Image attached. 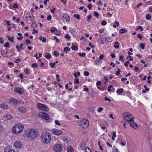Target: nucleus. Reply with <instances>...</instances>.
Returning a JSON list of instances; mask_svg holds the SVG:
<instances>
[{"label": "nucleus", "mask_w": 152, "mask_h": 152, "mask_svg": "<svg viewBox=\"0 0 152 152\" xmlns=\"http://www.w3.org/2000/svg\"><path fill=\"white\" fill-rule=\"evenodd\" d=\"M126 58L128 59H129L130 61H132L133 60V58L131 56L129 55L128 56L126 57Z\"/></svg>", "instance_id": "nucleus-42"}, {"label": "nucleus", "mask_w": 152, "mask_h": 152, "mask_svg": "<svg viewBox=\"0 0 152 152\" xmlns=\"http://www.w3.org/2000/svg\"><path fill=\"white\" fill-rule=\"evenodd\" d=\"M129 123L130 126L134 129H137L139 128V126L136 123L134 122V119L132 121H131Z\"/></svg>", "instance_id": "nucleus-9"}, {"label": "nucleus", "mask_w": 152, "mask_h": 152, "mask_svg": "<svg viewBox=\"0 0 152 152\" xmlns=\"http://www.w3.org/2000/svg\"><path fill=\"white\" fill-rule=\"evenodd\" d=\"M14 145L15 146L18 148H20L22 147V143L19 141H16L14 143Z\"/></svg>", "instance_id": "nucleus-10"}, {"label": "nucleus", "mask_w": 152, "mask_h": 152, "mask_svg": "<svg viewBox=\"0 0 152 152\" xmlns=\"http://www.w3.org/2000/svg\"><path fill=\"white\" fill-rule=\"evenodd\" d=\"M140 46L141 48L142 49L144 50L145 49V45L143 43H142L140 44Z\"/></svg>", "instance_id": "nucleus-48"}, {"label": "nucleus", "mask_w": 152, "mask_h": 152, "mask_svg": "<svg viewBox=\"0 0 152 152\" xmlns=\"http://www.w3.org/2000/svg\"><path fill=\"white\" fill-rule=\"evenodd\" d=\"M62 19H66L67 21H69L70 20V17L66 14H64L61 17Z\"/></svg>", "instance_id": "nucleus-12"}, {"label": "nucleus", "mask_w": 152, "mask_h": 152, "mask_svg": "<svg viewBox=\"0 0 152 152\" xmlns=\"http://www.w3.org/2000/svg\"><path fill=\"white\" fill-rule=\"evenodd\" d=\"M65 38L67 39H69L71 38V37L68 34H67L65 36Z\"/></svg>", "instance_id": "nucleus-46"}, {"label": "nucleus", "mask_w": 152, "mask_h": 152, "mask_svg": "<svg viewBox=\"0 0 152 152\" xmlns=\"http://www.w3.org/2000/svg\"><path fill=\"white\" fill-rule=\"evenodd\" d=\"M103 109V108L102 107H100L99 108L98 110V111L99 112H100L102 111Z\"/></svg>", "instance_id": "nucleus-62"}, {"label": "nucleus", "mask_w": 152, "mask_h": 152, "mask_svg": "<svg viewBox=\"0 0 152 152\" xmlns=\"http://www.w3.org/2000/svg\"><path fill=\"white\" fill-rule=\"evenodd\" d=\"M94 15L95 16H96L97 17V18H98V16L99 15V13H98V12H97L96 11H94Z\"/></svg>", "instance_id": "nucleus-44"}, {"label": "nucleus", "mask_w": 152, "mask_h": 152, "mask_svg": "<svg viewBox=\"0 0 152 152\" xmlns=\"http://www.w3.org/2000/svg\"><path fill=\"white\" fill-rule=\"evenodd\" d=\"M24 72H25V73L27 75H28L29 74V71L28 69H25L24 70Z\"/></svg>", "instance_id": "nucleus-56"}, {"label": "nucleus", "mask_w": 152, "mask_h": 152, "mask_svg": "<svg viewBox=\"0 0 152 152\" xmlns=\"http://www.w3.org/2000/svg\"><path fill=\"white\" fill-rule=\"evenodd\" d=\"M26 43L27 45L31 43V41L29 39H27L26 41Z\"/></svg>", "instance_id": "nucleus-54"}, {"label": "nucleus", "mask_w": 152, "mask_h": 152, "mask_svg": "<svg viewBox=\"0 0 152 152\" xmlns=\"http://www.w3.org/2000/svg\"><path fill=\"white\" fill-rule=\"evenodd\" d=\"M18 110L20 112L24 113L26 112V109L23 107H20L18 108Z\"/></svg>", "instance_id": "nucleus-15"}, {"label": "nucleus", "mask_w": 152, "mask_h": 152, "mask_svg": "<svg viewBox=\"0 0 152 152\" xmlns=\"http://www.w3.org/2000/svg\"><path fill=\"white\" fill-rule=\"evenodd\" d=\"M0 107L4 108H7V106L3 103H0Z\"/></svg>", "instance_id": "nucleus-24"}, {"label": "nucleus", "mask_w": 152, "mask_h": 152, "mask_svg": "<svg viewBox=\"0 0 152 152\" xmlns=\"http://www.w3.org/2000/svg\"><path fill=\"white\" fill-rule=\"evenodd\" d=\"M56 30V28L55 27H52L50 30L51 32H53Z\"/></svg>", "instance_id": "nucleus-45"}, {"label": "nucleus", "mask_w": 152, "mask_h": 152, "mask_svg": "<svg viewBox=\"0 0 152 152\" xmlns=\"http://www.w3.org/2000/svg\"><path fill=\"white\" fill-rule=\"evenodd\" d=\"M71 48L73 50H77L78 49V47L77 46L72 45L71 47Z\"/></svg>", "instance_id": "nucleus-22"}, {"label": "nucleus", "mask_w": 152, "mask_h": 152, "mask_svg": "<svg viewBox=\"0 0 152 152\" xmlns=\"http://www.w3.org/2000/svg\"><path fill=\"white\" fill-rule=\"evenodd\" d=\"M85 152H91V150L88 148H86L85 149Z\"/></svg>", "instance_id": "nucleus-43"}, {"label": "nucleus", "mask_w": 152, "mask_h": 152, "mask_svg": "<svg viewBox=\"0 0 152 152\" xmlns=\"http://www.w3.org/2000/svg\"><path fill=\"white\" fill-rule=\"evenodd\" d=\"M67 151L68 152H74L73 148L70 146H69L68 147Z\"/></svg>", "instance_id": "nucleus-18"}, {"label": "nucleus", "mask_w": 152, "mask_h": 152, "mask_svg": "<svg viewBox=\"0 0 152 152\" xmlns=\"http://www.w3.org/2000/svg\"><path fill=\"white\" fill-rule=\"evenodd\" d=\"M4 118L6 120H10L12 118V116L10 114H5L4 115Z\"/></svg>", "instance_id": "nucleus-13"}, {"label": "nucleus", "mask_w": 152, "mask_h": 152, "mask_svg": "<svg viewBox=\"0 0 152 152\" xmlns=\"http://www.w3.org/2000/svg\"><path fill=\"white\" fill-rule=\"evenodd\" d=\"M10 101L12 103L16 105L19 103V102L16 99L12 98L10 99Z\"/></svg>", "instance_id": "nucleus-14"}, {"label": "nucleus", "mask_w": 152, "mask_h": 152, "mask_svg": "<svg viewBox=\"0 0 152 152\" xmlns=\"http://www.w3.org/2000/svg\"><path fill=\"white\" fill-rule=\"evenodd\" d=\"M70 48H69L67 47H65L64 48V51L66 53H68L67 50L68 51H70Z\"/></svg>", "instance_id": "nucleus-28"}, {"label": "nucleus", "mask_w": 152, "mask_h": 152, "mask_svg": "<svg viewBox=\"0 0 152 152\" xmlns=\"http://www.w3.org/2000/svg\"><path fill=\"white\" fill-rule=\"evenodd\" d=\"M7 37L8 39L12 43H14V41L13 40L14 39V37H10L9 35H7Z\"/></svg>", "instance_id": "nucleus-21"}, {"label": "nucleus", "mask_w": 152, "mask_h": 152, "mask_svg": "<svg viewBox=\"0 0 152 152\" xmlns=\"http://www.w3.org/2000/svg\"><path fill=\"white\" fill-rule=\"evenodd\" d=\"M127 31V30L124 28L121 29L119 30V33L121 34H123L124 33H126Z\"/></svg>", "instance_id": "nucleus-20"}, {"label": "nucleus", "mask_w": 152, "mask_h": 152, "mask_svg": "<svg viewBox=\"0 0 152 152\" xmlns=\"http://www.w3.org/2000/svg\"><path fill=\"white\" fill-rule=\"evenodd\" d=\"M62 149V146L60 145L57 144L55 145L53 148L54 151L56 152H60Z\"/></svg>", "instance_id": "nucleus-8"}, {"label": "nucleus", "mask_w": 152, "mask_h": 152, "mask_svg": "<svg viewBox=\"0 0 152 152\" xmlns=\"http://www.w3.org/2000/svg\"><path fill=\"white\" fill-rule=\"evenodd\" d=\"M81 123L83 124V128H87L89 126V123L88 121L86 119H83L81 121Z\"/></svg>", "instance_id": "nucleus-7"}, {"label": "nucleus", "mask_w": 152, "mask_h": 152, "mask_svg": "<svg viewBox=\"0 0 152 152\" xmlns=\"http://www.w3.org/2000/svg\"><path fill=\"white\" fill-rule=\"evenodd\" d=\"M101 24L102 25L105 26L107 24V22L105 20H102V21Z\"/></svg>", "instance_id": "nucleus-53"}, {"label": "nucleus", "mask_w": 152, "mask_h": 152, "mask_svg": "<svg viewBox=\"0 0 152 152\" xmlns=\"http://www.w3.org/2000/svg\"><path fill=\"white\" fill-rule=\"evenodd\" d=\"M46 54H47V55H46L45 56V58L48 59H50V58H51V56L50 53H46Z\"/></svg>", "instance_id": "nucleus-31"}, {"label": "nucleus", "mask_w": 152, "mask_h": 152, "mask_svg": "<svg viewBox=\"0 0 152 152\" xmlns=\"http://www.w3.org/2000/svg\"><path fill=\"white\" fill-rule=\"evenodd\" d=\"M42 116L47 122H50L52 121V119L50 117L49 115L46 113H42Z\"/></svg>", "instance_id": "nucleus-6"}, {"label": "nucleus", "mask_w": 152, "mask_h": 152, "mask_svg": "<svg viewBox=\"0 0 152 152\" xmlns=\"http://www.w3.org/2000/svg\"><path fill=\"white\" fill-rule=\"evenodd\" d=\"M120 72H121V70L119 68H118V69L117 71H116V72L115 74L117 75H119L120 73Z\"/></svg>", "instance_id": "nucleus-41"}, {"label": "nucleus", "mask_w": 152, "mask_h": 152, "mask_svg": "<svg viewBox=\"0 0 152 152\" xmlns=\"http://www.w3.org/2000/svg\"><path fill=\"white\" fill-rule=\"evenodd\" d=\"M74 83H77V84H79V79L77 78H75L74 79Z\"/></svg>", "instance_id": "nucleus-40"}, {"label": "nucleus", "mask_w": 152, "mask_h": 152, "mask_svg": "<svg viewBox=\"0 0 152 152\" xmlns=\"http://www.w3.org/2000/svg\"><path fill=\"white\" fill-rule=\"evenodd\" d=\"M74 17L76 18H77V19L78 20H79V19H80V15L79 14H75L74 15Z\"/></svg>", "instance_id": "nucleus-27"}, {"label": "nucleus", "mask_w": 152, "mask_h": 152, "mask_svg": "<svg viewBox=\"0 0 152 152\" xmlns=\"http://www.w3.org/2000/svg\"><path fill=\"white\" fill-rule=\"evenodd\" d=\"M137 27H138L139 29H140L141 31H143V28L142 26H138Z\"/></svg>", "instance_id": "nucleus-63"}, {"label": "nucleus", "mask_w": 152, "mask_h": 152, "mask_svg": "<svg viewBox=\"0 0 152 152\" xmlns=\"http://www.w3.org/2000/svg\"><path fill=\"white\" fill-rule=\"evenodd\" d=\"M55 123L56 125L60 126L61 125V124L58 122L57 120H56L55 121Z\"/></svg>", "instance_id": "nucleus-49"}, {"label": "nucleus", "mask_w": 152, "mask_h": 152, "mask_svg": "<svg viewBox=\"0 0 152 152\" xmlns=\"http://www.w3.org/2000/svg\"><path fill=\"white\" fill-rule=\"evenodd\" d=\"M56 78L57 79V80L58 81H60V79L59 78V75H58V74H56Z\"/></svg>", "instance_id": "nucleus-55"}, {"label": "nucleus", "mask_w": 152, "mask_h": 152, "mask_svg": "<svg viewBox=\"0 0 152 152\" xmlns=\"http://www.w3.org/2000/svg\"><path fill=\"white\" fill-rule=\"evenodd\" d=\"M145 18L147 20H149L151 18V15L150 14H147L145 16Z\"/></svg>", "instance_id": "nucleus-32"}, {"label": "nucleus", "mask_w": 152, "mask_h": 152, "mask_svg": "<svg viewBox=\"0 0 152 152\" xmlns=\"http://www.w3.org/2000/svg\"><path fill=\"white\" fill-rule=\"evenodd\" d=\"M39 39L42 42L45 43V42L46 41V39L45 37H43L42 36H40L39 37Z\"/></svg>", "instance_id": "nucleus-19"}, {"label": "nucleus", "mask_w": 152, "mask_h": 152, "mask_svg": "<svg viewBox=\"0 0 152 152\" xmlns=\"http://www.w3.org/2000/svg\"><path fill=\"white\" fill-rule=\"evenodd\" d=\"M34 16L33 15H29L28 16H26V18L28 19V20L32 21L34 19Z\"/></svg>", "instance_id": "nucleus-17"}, {"label": "nucleus", "mask_w": 152, "mask_h": 152, "mask_svg": "<svg viewBox=\"0 0 152 152\" xmlns=\"http://www.w3.org/2000/svg\"><path fill=\"white\" fill-rule=\"evenodd\" d=\"M53 39L54 40H56L57 42H59V39L57 38V37L56 36H54L53 37Z\"/></svg>", "instance_id": "nucleus-57"}, {"label": "nucleus", "mask_w": 152, "mask_h": 152, "mask_svg": "<svg viewBox=\"0 0 152 152\" xmlns=\"http://www.w3.org/2000/svg\"><path fill=\"white\" fill-rule=\"evenodd\" d=\"M123 89L122 88H121L117 89L116 92L117 93L120 94L122 93L123 92Z\"/></svg>", "instance_id": "nucleus-23"}, {"label": "nucleus", "mask_w": 152, "mask_h": 152, "mask_svg": "<svg viewBox=\"0 0 152 152\" xmlns=\"http://www.w3.org/2000/svg\"><path fill=\"white\" fill-rule=\"evenodd\" d=\"M124 120L127 123H129L131 121L134 119V118L133 117L132 115L130 113L126 112L124 114Z\"/></svg>", "instance_id": "nucleus-4"}, {"label": "nucleus", "mask_w": 152, "mask_h": 152, "mask_svg": "<svg viewBox=\"0 0 152 152\" xmlns=\"http://www.w3.org/2000/svg\"><path fill=\"white\" fill-rule=\"evenodd\" d=\"M84 75L85 76H88L89 75V73L88 72L85 71L84 72Z\"/></svg>", "instance_id": "nucleus-60"}, {"label": "nucleus", "mask_w": 152, "mask_h": 152, "mask_svg": "<svg viewBox=\"0 0 152 152\" xmlns=\"http://www.w3.org/2000/svg\"><path fill=\"white\" fill-rule=\"evenodd\" d=\"M10 147H6L4 148V152H9V151L10 150Z\"/></svg>", "instance_id": "nucleus-37"}, {"label": "nucleus", "mask_w": 152, "mask_h": 152, "mask_svg": "<svg viewBox=\"0 0 152 152\" xmlns=\"http://www.w3.org/2000/svg\"><path fill=\"white\" fill-rule=\"evenodd\" d=\"M53 54L56 57L58 56L59 55V53H57L56 51H55L53 52Z\"/></svg>", "instance_id": "nucleus-47"}, {"label": "nucleus", "mask_w": 152, "mask_h": 152, "mask_svg": "<svg viewBox=\"0 0 152 152\" xmlns=\"http://www.w3.org/2000/svg\"><path fill=\"white\" fill-rule=\"evenodd\" d=\"M78 54L80 56L84 57L86 55V53L83 52L82 53H78Z\"/></svg>", "instance_id": "nucleus-35"}, {"label": "nucleus", "mask_w": 152, "mask_h": 152, "mask_svg": "<svg viewBox=\"0 0 152 152\" xmlns=\"http://www.w3.org/2000/svg\"><path fill=\"white\" fill-rule=\"evenodd\" d=\"M4 25L5 26H7L8 25H10L9 21H6V23H4Z\"/></svg>", "instance_id": "nucleus-58"}, {"label": "nucleus", "mask_w": 152, "mask_h": 152, "mask_svg": "<svg viewBox=\"0 0 152 152\" xmlns=\"http://www.w3.org/2000/svg\"><path fill=\"white\" fill-rule=\"evenodd\" d=\"M15 91L21 94H22L23 91V89L22 88H17Z\"/></svg>", "instance_id": "nucleus-16"}, {"label": "nucleus", "mask_w": 152, "mask_h": 152, "mask_svg": "<svg viewBox=\"0 0 152 152\" xmlns=\"http://www.w3.org/2000/svg\"><path fill=\"white\" fill-rule=\"evenodd\" d=\"M4 46L6 48H10V43L8 42L5 43L4 44Z\"/></svg>", "instance_id": "nucleus-38"}, {"label": "nucleus", "mask_w": 152, "mask_h": 152, "mask_svg": "<svg viewBox=\"0 0 152 152\" xmlns=\"http://www.w3.org/2000/svg\"><path fill=\"white\" fill-rule=\"evenodd\" d=\"M124 56H120L119 60V61H121L122 62H124V60L123 59Z\"/></svg>", "instance_id": "nucleus-52"}, {"label": "nucleus", "mask_w": 152, "mask_h": 152, "mask_svg": "<svg viewBox=\"0 0 152 152\" xmlns=\"http://www.w3.org/2000/svg\"><path fill=\"white\" fill-rule=\"evenodd\" d=\"M137 37L139 38L141 40L143 38L142 35L140 34H138L137 35Z\"/></svg>", "instance_id": "nucleus-34"}, {"label": "nucleus", "mask_w": 152, "mask_h": 152, "mask_svg": "<svg viewBox=\"0 0 152 152\" xmlns=\"http://www.w3.org/2000/svg\"><path fill=\"white\" fill-rule=\"evenodd\" d=\"M114 23L115 24L113 25V26L114 28H115L117 26H119V23L118 22H117L116 21H115Z\"/></svg>", "instance_id": "nucleus-30"}, {"label": "nucleus", "mask_w": 152, "mask_h": 152, "mask_svg": "<svg viewBox=\"0 0 152 152\" xmlns=\"http://www.w3.org/2000/svg\"><path fill=\"white\" fill-rule=\"evenodd\" d=\"M113 86L112 85H110L108 87V91L109 92L110 91H111V88H113Z\"/></svg>", "instance_id": "nucleus-51"}, {"label": "nucleus", "mask_w": 152, "mask_h": 152, "mask_svg": "<svg viewBox=\"0 0 152 152\" xmlns=\"http://www.w3.org/2000/svg\"><path fill=\"white\" fill-rule=\"evenodd\" d=\"M41 138L43 143L48 144L51 140V134L48 132L43 133L42 134Z\"/></svg>", "instance_id": "nucleus-1"}, {"label": "nucleus", "mask_w": 152, "mask_h": 152, "mask_svg": "<svg viewBox=\"0 0 152 152\" xmlns=\"http://www.w3.org/2000/svg\"><path fill=\"white\" fill-rule=\"evenodd\" d=\"M102 62V61L99 59L98 60H96L95 61V64L97 65H99L100 64H101Z\"/></svg>", "instance_id": "nucleus-25"}, {"label": "nucleus", "mask_w": 152, "mask_h": 152, "mask_svg": "<svg viewBox=\"0 0 152 152\" xmlns=\"http://www.w3.org/2000/svg\"><path fill=\"white\" fill-rule=\"evenodd\" d=\"M37 107L41 110L47 112L49 110L48 107L44 104L38 103L37 105Z\"/></svg>", "instance_id": "nucleus-5"}, {"label": "nucleus", "mask_w": 152, "mask_h": 152, "mask_svg": "<svg viewBox=\"0 0 152 152\" xmlns=\"http://www.w3.org/2000/svg\"><path fill=\"white\" fill-rule=\"evenodd\" d=\"M23 129V126L22 124H17L15 125L12 128L13 133L18 134L21 132Z\"/></svg>", "instance_id": "nucleus-2"}, {"label": "nucleus", "mask_w": 152, "mask_h": 152, "mask_svg": "<svg viewBox=\"0 0 152 152\" xmlns=\"http://www.w3.org/2000/svg\"><path fill=\"white\" fill-rule=\"evenodd\" d=\"M105 101H108L110 102H111V100L109 98H107L106 97H105Z\"/></svg>", "instance_id": "nucleus-59"}, {"label": "nucleus", "mask_w": 152, "mask_h": 152, "mask_svg": "<svg viewBox=\"0 0 152 152\" xmlns=\"http://www.w3.org/2000/svg\"><path fill=\"white\" fill-rule=\"evenodd\" d=\"M51 18H52V17L50 15L48 16L47 18V20H50L51 19Z\"/></svg>", "instance_id": "nucleus-61"}, {"label": "nucleus", "mask_w": 152, "mask_h": 152, "mask_svg": "<svg viewBox=\"0 0 152 152\" xmlns=\"http://www.w3.org/2000/svg\"><path fill=\"white\" fill-rule=\"evenodd\" d=\"M113 152H118V149L115 146H113Z\"/></svg>", "instance_id": "nucleus-33"}, {"label": "nucleus", "mask_w": 152, "mask_h": 152, "mask_svg": "<svg viewBox=\"0 0 152 152\" xmlns=\"http://www.w3.org/2000/svg\"><path fill=\"white\" fill-rule=\"evenodd\" d=\"M19 77L21 79H23V75L22 74H20L19 75Z\"/></svg>", "instance_id": "nucleus-64"}, {"label": "nucleus", "mask_w": 152, "mask_h": 152, "mask_svg": "<svg viewBox=\"0 0 152 152\" xmlns=\"http://www.w3.org/2000/svg\"><path fill=\"white\" fill-rule=\"evenodd\" d=\"M53 133L54 134L57 135H60L62 134L63 132L61 130L59 129H55L53 130Z\"/></svg>", "instance_id": "nucleus-11"}, {"label": "nucleus", "mask_w": 152, "mask_h": 152, "mask_svg": "<svg viewBox=\"0 0 152 152\" xmlns=\"http://www.w3.org/2000/svg\"><path fill=\"white\" fill-rule=\"evenodd\" d=\"M88 45L90 47L92 48H94L95 47V46L93 45L90 42L89 43Z\"/></svg>", "instance_id": "nucleus-50"}, {"label": "nucleus", "mask_w": 152, "mask_h": 152, "mask_svg": "<svg viewBox=\"0 0 152 152\" xmlns=\"http://www.w3.org/2000/svg\"><path fill=\"white\" fill-rule=\"evenodd\" d=\"M50 67L53 68H54L56 65V63L50 62L49 64Z\"/></svg>", "instance_id": "nucleus-29"}, {"label": "nucleus", "mask_w": 152, "mask_h": 152, "mask_svg": "<svg viewBox=\"0 0 152 152\" xmlns=\"http://www.w3.org/2000/svg\"><path fill=\"white\" fill-rule=\"evenodd\" d=\"M38 135V133L37 131L35 129H32L28 131L27 134L28 137H31L32 138H36Z\"/></svg>", "instance_id": "nucleus-3"}, {"label": "nucleus", "mask_w": 152, "mask_h": 152, "mask_svg": "<svg viewBox=\"0 0 152 152\" xmlns=\"http://www.w3.org/2000/svg\"><path fill=\"white\" fill-rule=\"evenodd\" d=\"M92 17V16L91 15H88L87 18V21L88 22H90V19Z\"/></svg>", "instance_id": "nucleus-39"}, {"label": "nucleus", "mask_w": 152, "mask_h": 152, "mask_svg": "<svg viewBox=\"0 0 152 152\" xmlns=\"http://www.w3.org/2000/svg\"><path fill=\"white\" fill-rule=\"evenodd\" d=\"M115 45H114V47L116 49H118L119 48V43L118 42H115Z\"/></svg>", "instance_id": "nucleus-26"}, {"label": "nucleus", "mask_w": 152, "mask_h": 152, "mask_svg": "<svg viewBox=\"0 0 152 152\" xmlns=\"http://www.w3.org/2000/svg\"><path fill=\"white\" fill-rule=\"evenodd\" d=\"M31 66L33 68H37L38 67V66L37 64L34 63L32 64Z\"/></svg>", "instance_id": "nucleus-36"}]
</instances>
